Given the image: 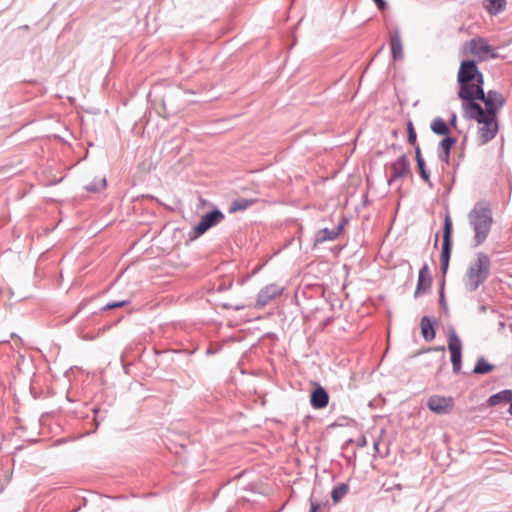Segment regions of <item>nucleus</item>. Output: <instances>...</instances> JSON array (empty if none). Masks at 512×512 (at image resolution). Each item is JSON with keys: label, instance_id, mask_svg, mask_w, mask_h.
<instances>
[{"label": "nucleus", "instance_id": "obj_1", "mask_svg": "<svg viewBox=\"0 0 512 512\" xmlns=\"http://www.w3.org/2000/svg\"><path fill=\"white\" fill-rule=\"evenodd\" d=\"M458 97L463 101L462 109L480 100L485 104L484 114L496 118L497 112L506 104V98L496 90L484 91V76L476 61H462L457 74Z\"/></svg>", "mask_w": 512, "mask_h": 512}, {"label": "nucleus", "instance_id": "obj_2", "mask_svg": "<svg viewBox=\"0 0 512 512\" xmlns=\"http://www.w3.org/2000/svg\"><path fill=\"white\" fill-rule=\"evenodd\" d=\"M469 224L474 231V246H480L487 239L493 223L492 211L486 202H478L468 214Z\"/></svg>", "mask_w": 512, "mask_h": 512}, {"label": "nucleus", "instance_id": "obj_3", "mask_svg": "<svg viewBox=\"0 0 512 512\" xmlns=\"http://www.w3.org/2000/svg\"><path fill=\"white\" fill-rule=\"evenodd\" d=\"M491 260L490 257L479 252L475 261L470 263L464 275V287L468 292L476 291L490 276Z\"/></svg>", "mask_w": 512, "mask_h": 512}, {"label": "nucleus", "instance_id": "obj_4", "mask_svg": "<svg viewBox=\"0 0 512 512\" xmlns=\"http://www.w3.org/2000/svg\"><path fill=\"white\" fill-rule=\"evenodd\" d=\"M466 117L476 120L483 124L478 130V139L480 144H486L495 138L498 132V122L493 116L484 114V109L479 103L468 104V110H464Z\"/></svg>", "mask_w": 512, "mask_h": 512}, {"label": "nucleus", "instance_id": "obj_5", "mask_svg": "<svg viewBox=\"0 0 512 512\" xmlns=\"http://www.w3.org/2000/svg\"><path fill=\"white\" fill-rule=\"evenodd\" d=\"M464 49L467 54L476 58V63L499 57L496 50L482 37H476L467 41L464 44Z\"/></svg>", "mask_w": 512, "mask_h": 512}, {"label": "nucleus", "instance_id": "obj_6", "mask_svg": "<svg viewBox=\"0 0 512 512\" xmlns=\"http://www.w3.org/2000/svg\"><path fill=\"white\" fill-rule=\"evenodd\" d=\"M447 338L453 372L457 374L462 367V342L453 327L448 329Z\"/></svg>", "mask_w": 512, "mask_h": 512}, {"label": "nucleus", "instance_id": "obj_7", "mask_svg": "<svg viewBox=\"0 0 512 512\" xmlns=\"http://www.w3.org/2000/svg\"><path fill=\"white\" fill-rule=\"evenodd\" d=\"M451 233H452V221L447 215L444 220V233H443V244L440 256V268L443 275L447 273L449 267V260L451 255Z\"/></svg>", "mask_w": 512, "mask_h": 512}, {"label": "nucleus", "instance_id": "obj_8", "mask_svg": "<svg viewBox=\"0 0 512 512\" xmlns=\"http://www.w3.org/2000/svg\"><path fill=\"white\" fill-rule=\"evenodd\" d=\"M224 214L219 209H214L201 217L199 223L194 227L190 234L191 239L204 234L211 227L215 226L224 219Z\"/></svg>", "mask_w": 512, "mask_h": 512}, {"label": "nucleus", "instance_id": "obj_9", "mask_svg": "<svg viewBox=\"0 0 512 512\" xmlns=\"http://www.w3.org/2000/svg\"><path fill=\"white\" fill-rule=\"evenodd\" d=\"M391 175L388 184L392 185L398 180H402L410 173V161L405 154H402L395 162L391 164Z\"/></svg>", "mask_w": 512, "mask_h": 512}, {"label": "nucleus", "instance_id": "obj_10", "mask_svg": "<svg viewBox=\"0 0 512 512\" xmlns=\"http://www.w3.org/2000/svg\"><path fill=\"white\" fill-rule=\"evenodd\" d=\"M454 402L451 397L433 395L428 399L427 407L436 414H448L453 408Z\"/></svg>", "mask_w": 512, "mask_h": 512}, {"label": "nucleus", "instance_id": "obj_11", "mask_svg": "<svg viewBox=\"0 0 512 512\" xmlns=\"http://www.w3.org/2000/svg\"><path fill=\"white\" fill-rule=\"evenodd\" d=\"M283 292V288L277 284H269L262 288L258 293L255 307L262 308L266 306L271 300L280 296Z\"/></svg>", "mask_w": 512, "mask_h": 512}, {"label": "nucleus", "instance_id": "obj_12", "mask_svg": "<svg viewBox=\"0 0 512 512\" xmlns=\"http://www.w3.org/2000/svg\"><path fill=\"white\" fill-rule=\"evenodd\" d=\"M432 284V277L429 271V266L424 263L418 274L417 286L414 292V297L417 298L430 290Z\"/></svg>", "mask_w": 512, "mask_h": 512}, {"label": "nucleus", "instance_id": "obj_13", "mask_svg": "<svg viewBox=\"0 0 512 512\" xmlns=\"http://www.w3.org/2000/svg\"><path fill=\"white\" fill-rule=\"evenodd\" d=\"M329 402V395L327 391L321 387L318 386L315 388L310 397V403L311 406L315 409H323L328 405Z\"/></svg>", "mask_w": 512, "mask_h": 512}, {"label": "nucleus", "instance_id": "obj_14", "mask_svg": "<svg viewBox=\"0 0 512 512\" xmlns=\"http://www.w3.org/2000/svg\"><path fill=\"white\" fill-rule=\"evenodd\" d=\"M435 325L436 320L433 317L423 316L421 318V333L425 341H432L435 338Z\"/></svg>", "mask_w": 512, "mask_h": 512}, {"label": "nucleus", "instance_id": "obj_15", "mask_svg": "<svg viewBox=\"0 0 512 512\" xmlns=\"http://www.w3.org/2000/svg\"><path fill=\"white\" fill-rule=\"evenodd\" d=\"M390 46L394 60H402L404 58L403 44L399 31H394L390 35Z\"/></svg>", "mask_w": 512, "mask_h": 512}, {"label": "nucleus", "instance_id": "obj_16", "mask_svg": "<svg viewBox=\"0 0 512 512\" xmlns=\"http://www.w3.org/2000/svg\"><path fill=\"white\" fill-rule=\"evenodd\" d=\"M342 229H343V226L338 225L334 229L324 228V229L319 230L315 236V244L335 240L341 233Z\"/></svg>", "mask_w": 512, "mask_h": 512}, {"label": "nucleus", "instance_id": "obj_17", "mask_svg": "<svg viewBox=\"0 0 512 512\" xmlns=\"http://www.w3.org/2000/svg\"><path fill=\"white\" fill-rule=\"evenodd\" d=\"M501 402H512V389H505L488 398L489 406H496Z\"/></svg>", "mask_w": 512, "mask_h": 512}, {"label": "nucleus", "instance_id": "obj_18", "mask_svg": "<svg viewBox=\"0 0 512 512\" xmlns=\"http://www.w3.org/2000/svg\"><path fill=\"white\" fill-rule=\"evenodd\" d=\"M430 128L433 133L441 136H449L450 129L448 124L441 117H436L432 120Z\"/></svg>", "mask_w": 512, "mask_h": 512}, {"label": "nucleus", "instance_id": "obj_19", "mask_svg": "<svg viewBox=\"0 0 512 512\" xmlns=\"http://www.w3.org/2000/svg\"><path fill=\"white\" fill-rule=\"evenodd\" d=\"M257 202L256 199L238 198L235 199L229 206V213H235L238 211H244L254 205Z\"/></svg>", "mask_w": 512, "mask_h": 512}, {"label": "nucleus", "instance_id": "obj_20", "mask_svg": "<svg viewBox=\"0 0 512 512\" xmlns=\"http://www.w3.org/2000/svg\"><path fill=\"white\" fill-rule=\"evenodd\" d=\"M505 0H486L484 6L491 15H497L505 8Z\"/></svg>", "mask_w": 512, "mask_h": 512}, {"label": "nucleus", "instance_id": "obj_21", "mask_svg": "<svg viewBox=\"0 0 512 512\" xmlns=\"http://www.w3.org/2000/svg\"><path fill=\"white\" fill-rule=\"evenodd\" d=\"M494 369V365L488 363L484 357H479L476 361L473 372L475 374H487Z\"/></svg>", "mask_w": 512, "mask_h": 512}, {"label": "nucleus", "instance_id": "obj_22", "mask_svg": "<svg viewBox=\"0 0 512 512\" xmlns=\"http://www.w3.org/2000/svg\"><path fill=\"white\" fill-rule=\"evenodd\" d=\"M457 139L452 136L444 137L437 146V152H451L452 147L456 144Z\"/></svg>", "mask_w": 512, "mask_h": 512}, {"label": "nucleus", "instance_id": "obj_23", "mask_svg": "<svg viewBox=\"0 0 512 512\" xmlns=\"http://www.w3.org/2000/svg\"><path fill=\"white\" fill-rule=\"evenodd\" d=\"M348 485L341 483L334 487L331 493L332 499L335 503L339 502L348 492Z\"/></svg>", "mask_w": 512, "mask_h": 512}, {"label": "nucleus", "instance_id": "obj_24", "mask_svg": "<svg viewBox=\"0 0 512 512\" xmlns=\"http://www.w3.org/2000/svg\"><path fill=\"white\" fill-rule=\"evenodd\" d=\"M106 186V178L101 177L98 180H94L93 182L87 184L85 189L89 192H99L104 189Z\"/></svg>", "mask_w": 512, "mask_h": 512}, {"label": "nucleus", "instance_id": "obj_25", "mask_svg": "<svg viewBox=\"0 0 512 512\" xmlns=\"http://www.w3.org/2000/svg\"><path fill=\"white\" fill-rule=\"evenodd\" d=\"M407 134H408V143L411 144L412 146H416L417 143V134H416V131L414 129V126H413V123L412 121H408L407 122Z\"/></svg>", "mask_w": 512, "mask_h": 512}, {"label": "nucleus", "instance_id": "obj_26", "mask_svg": "<svg viewBox=\"0 0 512 512\" xmlns=\"http://www.w3.org/2000/svg\"><path fill=\"white\" fill-rule=\"evenodd\" d=\"M417 166H418L421 178L431 186L432 184L430 181V173L426 168L425 161L421 162V164H417Z\"/></svg>", "mask_w": 512, "mask_h": 512}, {"label": "nucleus", "instance_id": "obj_27", "mask_svg": "<svg viewBox=\"0 0 512 512\" xmlns=\"http://www.w3.org/2000/svg\"><path fill=\"white\" fill-rule=\"evenodd\" d=\"M128 303H129V300L110 302V303L106 304L105 306H103L101 308V310L107 311V310H111V309H115V308H120V307L127 305Z\"/></svg>", "mask_w": 512, "mask_h": 512}, {"label": "nucleus", "instance_id": "obj_28", "mask_svg": "<svg viewBox=\"0 0 512 512\" xmlns=\"http://www.w3.org/2000/svg\"><path fill=\"white\" fill-rule=\"evenodd\" d=\"M450 153L451 152H437V155H438V158L439 160L446 164V165H449V162H450Z\"/></svg>", "mask_w": 512, "mask_h": 512}, {"label": "nucleus", "instance_id": "obj_29", "mask_svg": "<svg viewBox=\"0 0 512 512\" xmlns=\"http://www.w3.org/2000/svg\"><path fill=\"white\" fill-rule=\"evenodd\" d=\"M415 147V158H416V162L417 164H421V162L424 161L423 157H422V154H421V150H420V147L418 144H416Z\"/></svg>", "mask_w": 512, "mask_h": 512}, {"label": "nucleus", "instance_id": "obj_30", "mask_svg": "<svg viewBox=\"0 0 512 512\" xmlns=\"http://www.w3.org/2000/svg\"><path fill=\"white\" fill-rule=\"evenodd\" d=\"M320 508V503L313 499V497L310 498V512H317V510Z\"/></svg>", "mask_w": 512, "mask_h": 512}, {"label": "nucleus", "instance_id": "obj_31", "mask_svg": "<svg viewBox=\"0 0 512 512\" xmlns=\"http://www.w3.org/2000/svg\"><path fill=\"white\" fill-rule=\"evenodd\" d=\"M439 300H440V304L443 306V308L446 309V301H445L443 287L439 291Z\"/></svg>", "mask_w": 512, "mask_h": 512}, {"label": "nucleus", "instance_id": "obj_32", "mask_svg": "<svg viewBox=\"0 0 512 512\" xmlns=\"http://www.w3.org/2000/svg\"><path fill=\"white\" fill-rule=\"evenodd\" d=\"M380 10H384L387 7L385 0H373Z\"/></svg>", "mask_w": 512, "mask_h": 512}, {"label": "nucleus", "instance_id": "obj_33", "mask_svg": "<svg viewBox=\"0 0 512 512\" xmlns=\"http://www.w3.org/2000/svg\"><path fill=\"white\" fill-rule=\"evenodd\" d=\"M367 445V440L365 436H361L358 440V446L359 447H365Z\"/></svg>", "mask_w": 512, "mask_h": 512}, {"label": "nucleus", "instance_id": "obj_34", "mask_svg": "<svg viewBox=\"0 0 512 512\" xmlns=\"http://www.w3.org/2000/svg\"><path fill=\"white\" fill-rule=\"evenodd\" d=\"M450 125L453 126V127H456V123H457V115L455 113H453L451 115V118H450V121H449Z\"/></svg>", "mask_w": 512, "mask_h": 512}, {"label": "nucleus", "instance_id": "obj_35", "mask_svg": "<svg viewBox=\"0 0 512 512\" xmlns=\"http://www.w3.org/2000/svg\"><path fill=\"white\" fill-rule=\"evenodd\" d=\"M379 444H380V441H379V440H377V441H375V442H374L373 447H374V450H375L376 452H378V450H379Z\"/></svg>", "mask_w": 512, "mask_h": 512}, {"label": "nucleus", "instance_id": "obj_36", "mask_svg": "<svg viewBox=\"0 0 512 512\" xmlns=\"http://www.w3.org/2000/svg\"><path fill=\"white\" fill-rule=\"evenodd\" d=\"M445 365H446V361H445L444 356H442V357H441V365H440L439 370H441V368H442L443 366H445Z\"/></svg>", "mask_w": 512, "mask_h": 512}, {"label": "nucleus", "instance_id": "obj_37", "mask_svg": "<svg viewBox=\"0 0 512 512\" xmlns=\"http://www.w3.org/2000/svg\"><path fill=\"white\" fill-rule=\"evenodd\" d=\"M479 310H480V312H481V313H484V312H486L487 308H486V306H485V305H482V306L479 308Z\"/></svg>", "mask_w": 512, "mask_h": 512}, {"label": "nucleus", "instance_id": "obj_38", "mask_svg": "<svg viewBox=\"0 0 512 512\" xmlns=\"http://www.w3.org/2000/svg\"><path fill=\"white\" fill-rule=\"evenodd\" d=\"M433 350H439V351H444V350H445V348H444V346H442V347H437V348H434Z\"/></svg>", "mask_w": 512, "mask_h": 512}, {"label": "nucleus", "instance_id": "obj_39", "mask_svg": "<svg viewBox=\"0 0 512 512\" xmlns=\"http://www.w3.org/2000/svg\"><path fill=\"white\" fill-rule=\"evenodd\" d=\"M437 243H438V234L436 235L435 246H437Z\"/></svg>", "mask_w": 512, "mask_h": 512}, {"label": "nucleus", "instance_id": "obj_40", "mask_svg": "<svg viewBox=\"0 0 512 512\" xmlns=\"http://www.w3.org/2000/svg\"><path fill=\"white\" fill-rule=\"evenodd\" d=\"M82 307H80L78 310H76L75 315L78 314L81 311Z\"/></svg>", "mask_w": 512, "mask_h": 512}]
</instances>
